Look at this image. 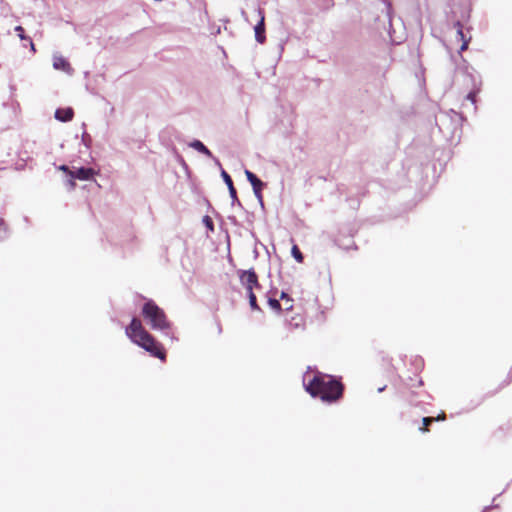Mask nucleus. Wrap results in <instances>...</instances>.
Wrapping results in <instances>:
<instances>
[{
    "label": "nucleus",
    "instance_id": "obj_16",
    "mask_svg": "<svg viewBox=\"0 0 512 512\" xmlns=\"http://www.w3.org/2000/svg\"><path fill=\"white\" fill-rule=\"evenodd\" d=\"M455 27L457 28V37H458V39L461 40V41L467 40L465 38L464 33H463V26H462V24L459 21H457L455 23Z\"/></svg>",
    "mask_w": 512,
    "mask_h": 512
},
{
    "label": "nucleus",
    "instance_id": "obj_3",
    "mask_svg": "<svg viewBox=\"0 0 512 512\" xmlns=\"http://www.w3.org/2000/svg\"><path fill=\"white\" fill-rule=\"evenodd\" d=\"M142 315L153 330L162 331L165 336L175 339L165 312L153 300L149 299L144 303Z\"/></svg>",
    "mask_w": 512,
    "mask_h": 512
},
{
    "label": "nucleus",
    "instance_id": "obj_10",
    "mask_svg": "<svg viewBox=\"0 0 512 512\" xmlns=\"http://www.w3.org/2000/svg\"><path fill=\"white\" fill-rule=\"evenodd\" d=\"M74 116V111L72 108L70 107H67V108H58L56 111H55V118L58 120V121H61V122H68V121H71L72 118Z\"/></svg>",
    "mask_w": 512,
    "mask_h": 512
},
{
    "label": "nucleus",
    "instance_id": "obj_17",
    "mask_svg": "<svg viewBox=\"0 0 512 512\" xmlns=\"http://www.w3.org/2000/svg\"><path fill=\"white\" fill-rule=\"evenodd\" d=\"M203 224L205 225V227L209 230V231H214V224H213V221L212 219L209 217V216H204L203 217Z\"/></svg>",
    "mask_w": 512,
    "mask_h": 512
},
{
    "label": "nucleus",
    "instance_id": "obj_27",
    "mask_svg": "<svg viewBox=\"0 0 512 512\" xmlns=\"http://www.w3.org/2000/svg\"><path fill=\"white\" fill-rule=\"evenodd\" d=\"M286 306H287V307H286V309H287V310L291 309V308H292V304H291V302H287V303H286Z\"/></svg>",
    "mask_w": 512,
    "mask_h": 512
},
{
    "label": "nucleus",
    "instance_id": "obj_19",
    "mask_svg": "<svg viewBox=\"0 0 512 512\" xmlns=\"http://www.w3.org/2000/svg\"><path fill=\"white\" fill-rule=\"evenodd\" d=\"M15 31L18 33V36H19L22 40H23V39H26V37H25V36H24V34H23V33H24V29H23L21 26H17V27L15 28ZM27 40H29V42H30L31 49H32V50H35L33 42H32L29 38H27Z\"/></svg>",
    "mask_w": 512,
    "mask_h": 512
},
{
    "label": "nucleus",
    "instance_id": "obj_2",
    "mask_svg": "<svg viewBox=\"0 0 512 512\" xmlns=\"http://www.w3.org/2000/svg\"><path fill=\"white\" fill-rule=\"evenodd\" d=\"M127 337L138 346L149 352L152 356L161 360L165 359V352L160 343L156 342L153 336L143 327L141 321L133 318L129 326L126 327Z\"/></svg>",
    "mask_w": 512,
    "mask_h": 512
},
{
    "label": "nucleus",
    "instance_id": "obj_7",
    "mask_svg": "<svg viewBox=\"0 0 512 512\" xmlns=\"http://www.w3.org/2000/svg\"><path fill=\"white\" fill-rule=\"evenodd\" d=\"M96 174L92 168L80 167L76 170L69 171V176L78 180L86 181L91 180Z\"/></svg>",
    "mask_w": 512,
    "mask_h": 512
},
{
    "label": "nucleus",
    "instance_id": "obj_21",
    "mask_svg": "<svg viewBox=\"0 0 512 512\" xmlns=\"http://www.w3.org/2000/svg\"><path fill=\"white\" fill-rule=\"evenodd\" d=\"M262 188L263 187L253 189V192L261 205H263V199H262V193H261Z\"/></svg>",
    "mask_w": 512,
    "mask_h": 512
},
{
    "label": "nucleus",
    "instance_id": "obj_18",
    "mask_svg": "<svg viewBox=\"0 0 512 512\" xmlns=\"http://www.w3.org/2000/svg\"><path fill=\"white\" fill-rule=\"evenodd\" d=\"M268 304L271 307V309L279 312L281 310V305L277 299L269 298Z\"/></svg>",
    "mask_w": 512,
    "mask_h": 512
},
{
    "label": "nucleus",
    "instance_id": "obj_25",
    "mask_svg": "<svg viewBox=\"0 0 512 512\" xmlns=\"http://www.w3.org/2000/svg\"><path fill=\"white\" fill-rule=\"evenodd\" d=\"M59 170H61V171L65 172V173H67L68 175H69V171H72V170H71V169H69V167H68V166H66V165H61V166L59 167Z\"/></svg>",
    "mask_w": 512,
    "mask_h": 512
},
{
    "label": "nucleus",
    "instance_id": "obj_13",
    "mask_svg": "<svg viewBox=\"0 0 512 512\" xmlns=\"http://www.w3.org/2000/svg\"><path fill=\"white\" fill-rule=\"evenodd\" d=\"M445 419V414L442 413L441 415H439L437 418H433V417H424L423 418V424L424 426H427L429 425L430 423H432L433 421H439V420H444ZM422 431H427V428L424 427L421 429Z\"/></svg>",
    "mask_w": 512,
    "mask_h": 512
},
{
    "label": "nucleus",
    "instance_id": "obj_28",
    "mask_svg": "<svg viewBox=\"0 0 512 512\" xmlns=\"http://www.w3.org/2000/svg\"><path fill=\"white\" fill-rule=\"evenodd\" d=\"M492 506H487L485 507V509L483 510V512H487Z\"/></svg>",
    "mask_w": 512,
    "mask_h": 512
},
{
    "label": "nucleus",
    "instance_id": "obj_9",
    "mask_svg": "<svg viewBox=\"0 0 512 512\" xmlns=\"http://www.w3.org/2000/svg\"><path fill=\"white\" fill-rule=\"evenodd\" d=\"M394 19L389 15V28L388 33L390 39L393 43L399 44L403 41L404 35L403 33H398L397 29L394 27Z\"/></svg>",
    "mask_w": 512,
    "mask_h": 512
},
{
    "label": "nucleus",
    "instance_id": "obj_26",
    "mask_svg": "<svg viewBox=\"0 0 512 512\" xmlns=\"http://www.w3.org/2000/svg\"><path fill=\"white\" fill-rule=\"evenodd\" d=\"M281 299L286 300V302H291V299L289 298L288 294L285 292L281 293Z\"/></svg>",
    "mask_w": 512,
    "mask_h": 512
},
{
    "label": "nucleus",
    "instance_id": "obj_14",
    "mask_svg": "<svg viewBox=\"0 0 512 512\" xmlns=\"http://www.w3.org/2000/svg\"><path fill=\"white\" fill-rule=\"evenodd\" d=\"M249 298V304L251 309L253 310H259V306L257 305L256 295L254 292L250 291V293H247Z\"/></svg>",
    "mask_w": 512,
    "mask_h": 512
},
{
    "label": "nucleus",
    "instance_id": "obj_24",
    "mask_svg": "<svg viewBox=\"0 0 512 512\" xmlns=\"http://www.w3.org/2000/svg\"><path fill=\"white\" fill-rule=\"evenodd\" d=\"M475 97H476V92H474V91L468 93V95H467V99L470 100L473 104L475 103Z\"/></svg>",
    "mask_w": 512,
    "mask_h": 512
},
{
    "label": "nucleus",
    "instance_id": "obj_1",
    "mask_svg": "<svg viewBox=\"0 0 512 512\" xmlns=\"http://www.w3.org/2000/svg\"><path fill=\"white\" fill-rule=\"evenodd\" d=\"M303 385L311 396L318 397L324 402L336 401L341 397L343 390L339 381L321 372L307 371L303 375Z\"/></svg>",
    "mask_w": 512,
    "mask_h": 512
},
{
    "label": "nucleus",
    "instance_id": "obj_29",
    "mask_svg": "<svg viewBox=\"0 0 512 512\" xmlns=\"http://www.w3.org/2000/svg\"><path fill=\"white\" fill-rule=\"evenodd\" d=\"M385 389V387H381L378 389L379 392H382Z\"/></svg>",
    "mask_w": 512,
    "mask_h": 512
},
{
    "label": "nucleus",
    "instance_id": "obj_12",
    "mask_svg": "<svg viewBox=\"0 0 512 512\" xmlns=\"http://www.w3.org/2000/svg\"><path fill=\"white\" fill-rule=\"evenodd\" d=\"M245 175L252 188L264 187V183L250 170H245Z\"/></svg>",
    "mask_w": 512,
    "mask_h": 512
},
{
    "label": "nucleus",
    "instance_id": "obj_20",
    "mask_svg": "<svg viewBox=\"0 0 512 512\" xmlns=\"http://www.w3.org/2000/svg\"><path fill=\"white\" fill-rule=\"evenodd\" d=\"M7 235V228L2 219H0V239H4Z\"/></svg>",
    "mask_w": 512,
    "mask_h": 512
},
{
    "label": "nucleus",
    "instance_id": "obj_11",
    "mask_svg": "<svg viewBox=\"0 0 512 512\" xmlns=\"http://www.w3.org/2000/svg\"><path fill=\"white\" fill-rule=\"evenodd\" d=\"M189 146L199 153H202L210 158L213 157L211 151L200 140L192 141Z\"/></svg>",
    "mask_w": 512,
    "mask_h": 512
},
{
    "label": "nucleus",
    "instance_id": "obj_4",
    "mask_svg": "<svg viewBox=\"0 0 512 512\" xmlns=\"http://www.w3.org/2000/svg\"><path fill=\"white\" fill-rule=\"evenodd\" d=\"M240 282L247 293H250V291L254 292V289L260 288L257 275L253 270L241 271Z\"/></svg>",
    "mask_w": 512,
    "mask_h": 512
},
{
    "label": "nucleus",
    "instance_id": "obj_23",
    "mask_svg": "<svg viewBox=\"0 0 512 512\" xmlns=\"http://www.w3.org/2000/svg\"><path fill=\"white\" fill-rule=\"evenodd\" d=\"M75 179H76V178H72V177H71V178L67 181V183H66V185L68 186V188H69L70 190H73V189L75 188V182H74V180H75Z\"/></svg>",
    "mask_w": 512,
    "mask_h": 512
},
{
    "label": "nucleus",
    "instance_id": "obj_8",
    "mask_svg": "<svg viewBox=\"0 0 512 512\" xmlns=\"http://www.w3.org/2000/svg\"><path fill=\"white\" fill-rule=\"evenodd\" d=\"M221 176L224 180V182L226 183L227 185V189L229 190V194H230V197L232 199V205H238V206H241V203L237 197V193H236V189L234 188V185H233V182H232V179L230 177V175L225 171V170H221Z\"/></svg>",
    "mask_w": 512,
    "mask_h": 512
},
{
    "label": "nucleus",
    "instance_id": "obj_6",
    "mask_svg": "<svg viewBox=\"0 0 512 512\" xmlns=\"http://www.w3.org/2000/svg\"><path fill=\"white\" fill-rule=\"evenodd\" d=\"M53 68L55 70H61L68 75H72L74 70L70 63L61 55H53Z\"/></svg>",
    "mask_w": 512,
    "mask_h": 512
},
{
    "label": "nucleus",
    "instance_id": "obj_22",
    "mask_svg": "<svg viewBox=\"0 0 512 512\" xmlns=\"http://www.w3.org/2000/svg\"><path fill=\"white\" fill-rule=\"evenodd\" d=\"M469 42H470V38H468V40L462 41V45H461L460 51H459L460 53L465 51L468 48Z\"/></svg>",
    "mask_w": 512,
    "mask_h": 512
},
{
    "label": "nucleus",
    "instance_id": "obj_5",
    "mask_svg": "<svg viewBox=\"0 0 512 512\" xmlns=\"http://www.w3.org/2000/svg\"><path fill=\"white\" fill-rule=\"evenodd\" d=\"M257 13H258V16H259V21H258V23L254 27L255 38H256L257 42L262 44L265 41V24H264L265 17H264V11L261 8H258L257 9Z\"/></svg>",
    "mask_w": 512,
    "mask_h": 512
},
{
    "label": "nucleus",
    "instance_id": "obj_15",
    "mask_svg": "<svg viewBox=\"0 0 512 512\" xmlns=\"http://www.w3.org/2000/svg\"><path fill=\"white\" fill-rule=\"evenodd\" d=\"M291 253H292V256L295 258V260L299 263H301L303 261V255L302 253L300 252L299 248L294 245L291 249Z\"/></svg>",
    "mask_w": 512,
    "mask_h": 512
}]
</instances>
